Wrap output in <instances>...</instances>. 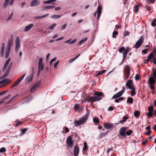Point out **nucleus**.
Returning a JSON list of instances; mask_svg holds the SVG:
<instances>
[{
  "label": "nucleus",
  "mask_w": 156,
  "mask_h": 156,
  "mask_svg": "<svg viewBox=\"0 0 156 156\" xmlns=\"http://www.w3.org/2000/svg\"><path fill=\"white\" fill-rule=\"evenodd\" d=\"M148 79V85L152 90H154L155 88L154 85L156 79V70L154 68L152 69V73Z\"/></svg>",
  "instance_id": "f257e3e1"
},
{
  "label": "nucleus",
  "mask_w": 156,
  "mask_h": 156,
  "mask_svg": "<svg viewBox=\"0 0 156 156\" xmlns=\"http://www.w3.org/2000/svg\"><path fill=\"white\" fill-rule=\"evenodd\" d=\"M94 94L96 96L94 97L88 96L87 97L86 100L87 101L89 102H93L101 99V98L100 97L103 96V93L101 92L97 91L95 92Z\"/></svg>",
  "instance_id": "f03ea898"
},
{
  "label": "nucleus",
  "mask_w": 156,
  "mask_h": 156,
  "mask_svg": "<svg viewBox=\"0 0 156 156\" xmlns=\"http://www.w3.org/2000/svg\"><path fill=\"white\" fill-rule=\"evenodd\" d=\"M12 45V39L10 40H9L8 41L5 51V57L6 58H7L9 57L10 52V47Z\"/></svg>",
  "instance_id": "7ed1b4c3"
},
{
  "label": "nucleus",
  "mask_w": 156,
  "mask_h": 156,
  "mask_svg": "<svg viewBox=\"0 0 156 156\" xmlns=\"http://www.w3.org/2000/svg\"><path fill=\"white\" fill-rule=\"evenodd\" d=\"M88 114L85 115L83 118L80 119L79 121L75 120L74 122L75 126H78L80 125L83 124L86 122L88 118Z\"/></svg>",
  "instance_id": "20e7f679"
},
{
  "label": "nucleus",
  "mask_w": 156,
  "mask_h": 156,
  "mask_svg": "<svg viewBox=\"0 0 156 156\" xmlns=\"http://www.w3.org/2000/svg\"><path fill=\"white\" fill-rule=\"evenodd\" d=\"M124 74L125 76L124 77V80H126L128 78L130 74V69L129 66L126 65L125 66Z\"/></svg>",
  "instance_id": "39448f33"
},
{
  "label": "nucleus",
  "mask_w": 156,
  "mask_h": 156,
  "mask_svg": "<svg viewBox=\"0 0 156 156\" xmlns=\"http://www.w3.org/2000/svg\"><path fill=\"white\" fill-rule=\"evenodd\" d=\"M143 36H141L138 40L136 42L135 45L134 46L133 48H135L136 49L139 48L141 46L142 43H143Z\"/></svg>",
  "instance_id": "423d86ee"
},
{
  "label": "nucleus",
  "mask_w": 156,
  "mask_h": 156,
  "mask_svg": "<svg viewBox=\"0 0 156 156\" xmlns=\"http://www.w3.org/2000/svg\"><path fill=\"white\" fill-rule=\"evenodd\" d=\"M66 142L68 147H72L73 145V140L72 139L71 136H69L67 139Z\"/></svg>",
  "instance_id": "0eeeda50"
},
{
  "label": "nucleus",
  "mask_w": 156,
  "mask_h": 156,
  "mask_svg": "<svg viewBox=\"0 0 156 156\" xmlns=\"http://www.w3.org/2000/svg\"><path fill=\"white\" fill-rule=\"evenodd\" d=\"M125 91L124 87H123L121 91L115 94L112 98V99H116L120 97Z\"/></svg>",
  "instance_id": "6e6552de"
},
{
  "label": "nucleus",
  "mask_w": 156,
  "mask_h": 156,
  "mask_svg": "<svg viewBox=\"0 0 156 156\" xmlns=\"http://www.w3.org/2000/svg\"><path fill=\"white\" fill-rule=\"evenodd\" d=\"M101 7L99 5L98 6L97 8V10L94 13V17H96V14L97 13V19H99L100 17V16L101 14Z\"/></svg>",
  "instance_id": "1a4fd4ad"
},
{
  "label": "nucleus",
  "mask_w": 156,
  "mask_h": 156,
  "mask_svg": "<svg viewBox=\"0 0 156 156\" xmlns=\"http://www.w3.org/2000/svg\"><path fill=\"white\" fill-rule=\"evenodd\" d=\"M133 82L132 80H128L126 84V85L128 87L127 88V89L128 88L130 90L134 89V87H133Z\"/></svg>",
  "instance_id": "9d476101"
},
{
  "label": "nucleus",
  "mask_w": 156,
  "mask_h": 156,
  "mask_svg": "<svg viewBox=\"0 0 156 156\" xmlns=\"http://www.w3.org/2000/svg\"><path fill=\"white\" fill-rule=\"evenodd\" d=\"M15 51L16 52H17L20 47V41L18 37H16V43H15Z\"/></svg>",
  "instance_id": "9b49d317"
},
{
  "label": "nucleus",
  "mask_w": 156,
  "mask_h": 156,
  "mask_svg": "<svg viewBox=\"0 0 156 156\" xmlns=\"http://www.w3.org/2000/svg\"><path fill=\"white\" fill-rule=\"evenodd\" d=\"M11 81L8 79H5L0 81V84L4 83L2 87H4L11 83Z\"/></svg>",
  "instance_id": "f8f14e48"
},
{
  "label": "nucleus",
  "mask_w": 156,
  "mask_h": 156,
  "mask_svg": "<svg viewBox=\"0 0 156 156\" xmlns=\"http://www.w3.org/2000/svg\"><path fill=\"white\" fill-rule=\"evenodd\" d=\"M41 81H39L37 83L35 84L31 88V89L30 90V91L31 92H34L35 90L37 88L39 87L41 84Z\"/></svg>",
  "instance_id": "ddd939ff"
},
{
  "label": "nucleus",
  "mask_w": 156,
  "mask_h": 156,
  "mask_svg": "<svg viewBox=\"0 0 156 156\" xmlns=\"http://www.w3.org/2000/svg\"><path fill=\"white\" fill-rule=\"evenodd\" d=\"M103 126L105 129H111L114 127V125L112 123L108 122L104 123Z\"/></svg>",
  "instance_id": "4468645a"
},
{
  "label": "nucleus",
  "mask_w": 156,
  "mask_h": 156,
  "mask_svg": "<svg viewBox=\"0 0 156 156\" xmlns=\"http://www.w3.org/2000/svg\"><path fill=\"white\" fill-rule=\"evenodd\" d=\"M129 47H128L126 48L125 50H124V52L123 53V59H122V63H123V62L124 61V60L126 59L127 55L129 51Z\"/></svg>",
  "instance_id": "2eb2a0df"
},
{
  "label": "nucleus",
  "mask_w": 156,
  "mask_h": 156,
  "mask_svg": "<svg viewBox=\"0 0 156 156\" xmlns=\"http://www.w3.org/2000/svg\"><path fill=\"white\" fill-rule=\"evenodd\" d=\"M127 127H122L119 130V133L121 135L123 136H126L125 135L126 130Z\"/></svg>",
  "instance_id": "dca6fc26"
},
{
  "label": "nucleus",
  "mask_w": 156,
  "mask_h": 156,
  "mask_svg": "<svg viewBox=\"0 0 156 156\" xmlns=\"http://www.w3.org/2000/svg\"><path fill=\"white\" fill-rule=\"evenodd\" d=\"M79 149L77 145H76L74 147V154L75 156H78L79 154Z\"/></svg>",
  "instance_id": "f3484780"
},
{
  "label": "nucleus",
  "mask_w": 156,
  "mask_h": 156,
  "mask_svg": "<svg viewBox=\"0 0 156 156\" xmlns=\"http://www.w3.org/2000/svg\"><path fill=\"white\" fill-rule=\"evenodd\" d=\"M39 1L37 0H32L30 4L31 6H37L39 5Z\"/></svg>",
  "instance_id": "a211bd4d"
},
{
  "label": "nucleus",
  "mask_w": 156,
  "mask_h": 156,
  "mask_svg": "<svg viewBox=\"0 0 156 156\" xmlns=\"http://www.w3.org/2000/svg\"><path fill=\"white\" fill-rule=\"evenodd\" d=\"M34 26L33 24H30L26 26L24 29V31L27 32L30 29Z\"/></svg>",
  "instance_id": "6ab92c4d"
},
{
  "label": "nucleus",
  "mask_w": 156,
  "mask_h": 156,
  "mask_svg": "<svg viewBox=\"0 0 156 156\" xmlns=\"http://www.w3.org/2000/svg\"><path fill=\"white\" fill-rule=\"evenodd\" d=\"M74 108L75 110L78 112L81 111L83 109L82 107H80L77 104L75 105Z\"/></svg>",
  "instance_id": "aec40b11"
},
{
  "label": "nucleus",
  "mask_w": 156,
  "mask_h": 156,
  "mask_svg": "<svg viewBox=\"0 0 156 156\" xmlns=\"http://www.w3.org/2000/svg\"><path fill=\"white\" fill-rule=\"evenodd\" d=\"M44 65L43 64H38V74H39L40 71H42L44 69Z\"/></svg>",
  "instance_id": "412c9836"
},
{
  "label": "nucleus",
  "mask_w": 156,
  "mask_h": 156,
  "mask_svg": "<svg viewBox=\"0 0 156 156\" xmlns=\"http://www.w3.org/2000/svg\"><path fill=\"white\" fill-rule=\"evenodd\" d=\"M10 59V58H9L6 61L5 63L4 64V67L3 68V69H2L3 71H4L6 69V68L9 63Z\"/></svg>",
  "instance_id": "4be33fe9"
},
{
  "label": "nucleus",
  "mask_w": 156,
  "mask_h": 156,
  "mask_svg": "<svg viewBox=\"0 0 156 156\" xmlns=\"http://www.w3.org/2000/svg\"><path fill=\"white\" fill-rule=\"evenodd\" d=\"M10 59V58H9L6 61L5 63L4 64V67L3 68V69H2L3 71H4L6 69V68L9 63Z\"/></svg>",
  "instance_id": "5701e85b"
},
{
  "label": "nucleus",
  "mask_w": 156,
  "mask_h": 156,
  "mask_svg": "<svg viewBox=\"0 0 156 156\" xmlns=\"http://www.w3.org/2000/svg\"><path fill=\"white\" fill-rule=\"evenodd\" d=\"M33 98L31 96H29L27 98H25L23 99L24 101V103H27L29 102L30 101H31Z\"/></svg>",
  "instance_id": "b1692460"
},
{
  "label": "nucleus",
  "mask_w": 156,
  "mask_h": 156,
  "mask_svg": "<svg viewBox=\"0 0 156 156\" xmlns=\"http://www.w3.org/2000/svg\"><path fill=\"white\" fill-rule=\"evenodd\" d=\"M87 37H85L82 39L79 42L78 44V45L79 46H80L82 44H84V42L87 40Z\"/></svg>",
  "instance_id": "393cba45"
},
{
  "label": "nucleus",
  "mask_w": 156,
  "mask_h": 156,
  "mask_svg": "<svg viewBox=\"0 0 156 156\" xmlns=\"http://www.w3.org/2000/svg\"><path fill=\"white\" fill-rule=\"evenodd\" d=\"M62 15L61 14L60 15H54L51 16V17L53 19H57L61 17Z\"/></svg>",
  "instance_id": "a878e982"
},
{
  "label": "nucleus",
  "mask_w": 156,
  "mask_h": 156,
  "mask_svg": "<svg viewBox=\"0 0 156 156\" xmlns=\"http://www.w3.org/2000/svg\"><path fill=\"white\" fill-rule=\"evenodd\" d=\"M128 119L127 117L125 116L123 117L122 119L119 121V122L121 124H123V123L126 121V119Z\"/></svg>",
  "instance_id": "bb28decb"
},
{
  "label": "nucleus",
  "mask_w": 156,
  "mask_h": 156,
  "mask_svg": "<svg viewBox=\"0 0 156 156\" xmlns=\"http://www.w3.org/2000/svg\"><path fill=\"white\" fill-rule=\"evenodd\" d=\"M55 7V6L54 5H49L44 7L43 9V10H45L46 9H51L54 8Z\"/></svg>",
  "instance_id": "cd10ccee"
},
{
  "label": "nucleus",
  "mask_w": 156,
  "mask_h": 156,
  "mask_svg": "<svg viewBox=\"0 0 156 156\" xmlns=\"http://www.w3.org/2000/svg\"><path fill=\"white\" fill-rule=\"evenodd\" d=\"M139 6V5H136L134 6V8H133V10H134V12L136 13H137V12H138V11L139 10L138 7Z\"/></svg>",
  "instance_id": "c85d7f7f"
},
{
  "label": "nucleus",
  "mask_w": 156,
  "mask_h": 156,
  "mask_svg": "<svg viewBox=\"0 0 156 156\" xmlns=\"http://www.w3.org/2000/svg\"><path fill=\"white\" fill-rule=\"evenodd\" d=\"M56 1V0H49L48 1L43 2V3L45 4H49L51 3L52 2H54Z\"/></svg>",
  "instance_id": "c756f323"
},
{
  "label": "nucleus",
  "mask_w": 156,
  "mask_h": 156,
  "mask_svg": "<svg viewBox=\"0 0 156 156\" xmlns=\"http://www.w3.org/2000/svg\"><path fill=\"white\" fill-rule=\"evenodd\" d=\"M10 0H5L4 3L3 5V6L4 8H5L7 7L8 4H9V2Z\"/></svg>",
  "instance_id": "7c9ffc66"
},
{
  "label": "nucleus",
  "mask_w": 156,
  "mask_h": 156,
  "mask_svg": "<svg viewBox=\"0 0 156 156\" xmlns=\"http://www.w3.org/2000/svg\"><path fill=\"white\" fill-rule=\"evenodd\" d=\"M27 130V129L26 128H22L20 130V131H21V133L20 134V135L24 134L26 133Z\"/></svg>",
  "instance_id": "2f4dec72"
},
{
  "label": "nucleus",
  "mask_w": 156,
  "mask_h": 156,
  "mask_svg": "<svg viewBox=\"0 0 156 156\" xmlns=\"http://www.w3.org/2000/svg\"><path fill=\"white\" fill-rule=\"evenodd\" d=\"M5 48H1L0 50V55L2 57H3L5 51Z\"/></svg>",
  "instance_id": "473e14b6"
},
{
  "label": "nucleus",
  "mask_w": 156,
  "mask_h": 156,
  "mask_svg": "<svg viewBox=\"0 0 156 156\" xmlns=\"http://www.w3.org/2000/svg\"><path fill=\"white\" fill-rule=\"evenodd\" d=\"M134 116L136 117H138L140 115V113L139 111L137 110L134 113Z\"/></svg>",
  "instance_id": "72a5a7b5"
},
{
  "label": "nucleus",
  "mask_w": 156,
  "mask_h": 156,
  "mask_svg": "<svg viewBox=\"0 0 156 156\" xmlns=\"http://www.w3.org/2000/svg\"><path fill=\"white\" fill-rule=\"evenodd\" d=\"M133 100L131 97L128 98L127 99V103L129 102L131 104H132L133 102Z\"/></svg>",
  "instance_id": "f704fd0d"
},
{
  "label": "nucleus",
  "mask_w": 156,
  "mask_h": 156,
  "mask_svg": "<svg viewBox=\"0 0 156 156\" xmlns=\"http://www.w3.org/2000/svg\"><path fill=\"white\" fill-rule=\"evenodd\" d=\"M10 70V69L7 68L4 75L3 76V77H5L8 75L9 74Z\"/></svg>",
  "instance_id": "c9c22d12"
},
{
  "label": "nucleus",
  "mask_w": 156,
  "mask_h": 156,
  "mask_svg": "<svg viewBox=\"0 0 156 156\" xmlns=\"http://www.w3.org/2000/svg\"><path fill=\"white\" fill-rule=\"evenodd\" d=\"M20 82L18 80H17L15 83L13 84L12 86L13 87H14L16 86H17L18 84L20 83Z\"/></svg>",
  "instance_id": "e433bc0d"
},
{
  "label": "nucleus",
  "mask_w": 156,
  "mask_h": 156,
  "mask_svg": "<svg viewBox=\"0 0 156 156\" xmlns=\"http://www.w3.org/2000/svg\"><path fill=\"white\" fill-rule=\"evenodd\" d=\"M87 149V143L86 142L84 141V146L83 148V150L84 151L86 150Z\"/></svg>",
  "instance_id": "4c0bfd02"
},
{
  "label": "nucleus",
  "mask_w": 156,
  "mask_h": 156,
  "mask_svg": "<svg viewBox=\"0 0 156 156\" xmlns=\"http://www.w3.org/2000/svg\"><path fill=\"white\" fill-rule=\"evenodd\" d=\"M133 90L131 91V96L132 97H133L136 94V93L135 91V88L134 87V89H132Z\"/></svg>",
  "instance_id": "58836bf2"
},
{
  "label": "nucleus",
  "mask_w": 156,
  "mask_h": 156,
  "mask_svg": "<svg viewBox=\"0 0 156 156\" xmlns=\"http://www.w3.org/2000/svg\"><path fill=\"white\" fill-rule=\"evenodd\" d=\"M153 57H154V55L152 53H150L148 56L147 57V58L150 60L151 58H153Z\"/></svg>",
  "instance_id": "ea45409f"
},
{
  "label": "nucleus",
  "mask_w": 156,
  "mask_h": 156,
  "mask_svg": "<svg viewBox=\"0 0 156 156\" xmlns=\"http://www.w3.org/2000/svg\"><path fill=\"white\" fill-rule=\"evenodd\" d=\"M133 132L132 130H129L128 131H126V133L127 136H129L131 135V133Z\"/></svg>",
  "instance_id": "a19ab883"
},
{
  "label": "nucleus",
  "mask_w": 156,
  "mask_h": 156,
  "mask_svg": "<svg viewBox=\"0 0 156 156\" xmlns=\"http://www.w3.org/2000/svg\"><path fill=\"white\" fill-rule=\"evenodd\" d=\"M93 122H94L98 123L99 122V119L97 118H94L93 119Z\"/></svg>",
  "instance_id": "79ce46f5"
},
{
  "label": "nucleus",
  "mask_w": 156,
  "mask_h": 156,
  "mask_svg": "<svg viewBox=\"0 0 156 156\" xmlns=\"http://www.w3.org/2000/svg\"><path fill=\"white\" fill-rule=\"evenodd\" d=\"M56 25V24L54 23L52 24L49 27H48V28H49L51 30L53 28H54Z\"/></svg>",
  "instance_id": "37998d69"
},
{
  "label": "nucleus",
  "mask_w": 156,
  "mask_h": 156,
  "mask_svg": "<svg viewBox=\"0 0 156 156\" xmlns=\"http://www.w3.org/2000/svg\"><path fill=\"white\" fill-rule=\"evenodd\" d=\"M156 0H147V3L148 4H150L151 3H154Z\"/></svg>",
  "instance_id": "c03bdc74"
},
{
  "label": "nucleus",
  "mask_w": 156,
  "mask_h": 156,
  "mask_svg": "<svg viewBox=\"0 0 156 156\" xmlns=\"http://www.w3.org/2000/svg\"><path fill=\"white\" fill-rule=\"evenodd\" d=\"M118 34V32L116 31H114L113 33L112 37L113 38H115L116 36Z\"/></svg>",
  "instance_id": "a18cd8bd"
},
{
  "label": "nucleus",
  "mask_w": 156,
  "mask_h": 156,
  "mask_svg": "<svg viewBox=\"0 0 156 156\" xmlns=\"http://www.w3.org/2000/svg\"><path fill=\"white\" fill-rule=\"evenodd\" d=\"M6 151V149L4 147H2L0 149V152L3 153Z\"/></svg>",
  "instance_id": "49530a36"
},
{
  "label": "nucleus",
  "mask_w": 156,
  "mask_h": 156,
  "mask_svg": "<svg viewBox=\"0 0 156 156\" xmlns=\"http://www.w3.org/2000/svg\"><path fill=\"white\" fill-rule=\"evenodd\" d=\"M148 48L143 49L142 51V52L144 54H146L147 53V51L148 50Z\"/></svg>",
  "instance_id": "de8ad7c7"
},
{
  "label": "nucleus",
  "mask_w": 156,
  "mask_h": 156,
  "mask_svg": "<svg viewBox=\"0 0 156 156\" xmlns=\"http://www.w3.org/2000/svg\"><path fill=\"white\" fill-rule=\"evenodd\" d=\"M153 115V112H149L148 111V112L147 113V115L149 116V117H151Z\"/></svg>",
  "instance_id": "09e8293b"
},
{
  "label": "nucleus",
  "mask_w": 156,
  "mask_h": 156,
  "mask_svg": "<svg viewBox=\"0 0 156 156\" xmlns=\"http://www.w3.org/2000/svg\"><path fill=\"white\" fill-rule=\"evenodd\" d=\"M18 94H17L15 96H14V97H13L12 99H11L10 100V101H8V103H7L8 104H9V103H10V102L12 101L13 100L16 98V97L17 96H18Z\"/></svg>",
  "instance_id": "8fccbe9b"
},
{
  "label": "nucleus",
  "mask_w": 156,
  "mask_h": 156,
  "mask_svg": "<svg viewBox=\"0 0 156 156\" xmlns=\"http://www.w3.org/2000/svg\"><path fill=\"white\" fill-rule=\"evenodd\" d=\"M25 76V74H23L20 78H19L18 80L20 82L21 81H22L23 79L24 78V76Z\"/></svg>",
  "instance_id": "3c124183"
},
{
  "label": "nucleus",
  "mask_w": 156,
  "mask_h": 156,
  "mask_svg": "<svg viewBox=\"0 0 156 156\" xmlns=\"http://www.w3.org/2000/svg\"><path fill=\"white\" fill-rule=\"evenodd\" d=\"M124 50H124V48L123 47H121V48H120L119 49V51L120 53H122Z\"/></svg>",
  "instance_id": "603ef678"
},
{
  "label": "nucleus",
  "mask_w": 156,
  "mask_h": 156,
  "mask_svg": "<svg viewBox=\"0 0 156 156\" xmlns=\"http://www.w3.org/2000/svg\"><path fill=\"white\" fill-rule=\"evenodd\" d=\"M43 58H40L39 59V61L38 64H43L42 63Z\"/></svg>",
  "instance_id": "864d4df0"
},
{
  "label": "nucleus",
  "mask_w": 156,
  "mask_h": 156,
  "mask_svg": "<svg viewBox=\"0 0 156 156\" xmlns=\"http://www.w3.org/2000/svg\"><path fill=\"white\" fill-rule=\"evenodd\" d=\"M148 111H151L153 112V107L152 106H151L149 107L148 109Z\"/></svg>",
  "instance_id": "5fc2aeb1"
},
{
  "label": "nucleus",
  "mask_w": 156,
  "mask_h": 156,
  "mask_svg": "<svg viewBox=\"0 0 156 156\" xmlns=\"http://www.w3.org/2000/svg\"><path fill=\"white\" fill-rule=\"evenodd\" d=\"M156 21V20L154 19L152 22V23L151 24V25L153 27H154L156 25V23L155 22Z\"/></svg>",
  "instance_id": "6e6d98bb"
},
{
  "label": "nucleus",
  "mask_w": 156,
  "mask_h": 156,
  "mask_svg": "<svg viewBox=\"0 0 156 156\" xmlns=\"http://www.w3.org/2000/svg\"><path fill=\"white\" fill-rule=\"evenodd\" d=\"M33 79V77L32 76H30L28 79V83H29Z\"/></svg>",
  "instance_id": "4d7b16f0"
},
{
  "label": "nucleus",
  "mask_w": 156,
  "mask_h": 156,
  "mask_svg": "<svg viewBox=\"0 0 156 156\" xmlns=\"http://www.w3.org/2000/svg\"><path fill=\"white\" fill-rule=\"evenodd\" d=\"M135 78L136 80H138L139 79V75L138 74H136L135 76Z\"/></svg>",
  "instance_id": "13d9d810"
},
{
  "label": "nucleus",
  "mask_w": 156,
  "mask_h": 156,
  "mask_svg": "<svg viewBox=\"0 0 156 156\" xmlns=\"http://www.w3.org/2000/svg\"><path fill=\"white\" fill-rule=\"evenodd\" d=\"M76 59L75 58H72L69 60V63H72L74 62Z\"/></svg>",
  "instance_id": "bf43d9fd"
},
{
  "label": "nucleus",
  "mask_w": 156,
  "mask_h": 156,
  "mask_svg": "<svg viewBox=\"0 0 156 156\" xmlns=\"http://www.w3.org/2000/svg\"><path fill=\"white\" fill-rule=\"evenodd\" d=\"M66 25H67V24L66 23H65L64 25H62L61 27V29L62 30H63L64 29H65L66 27Z\"/></svg>",
  "instance_id": "052dcab7"
},
{
  "label": "nucleus",
  "mask_w": 156,
  "mask_h": 156,
  "mask_svg": "<svg viewBox=\"0 0 156 156\" xmlns=\"http://www.w3.org/2000/svg\"><path fill=\"white\" fill-rule=\"evenodd\" d=\"M59 60H58V61L54 65V67L55 68H56L57 67V65L58 64V62H59Z\"/></svg>",
  "instance_id": "680f3d73"
},
{
  "label": "nucleus",
  "mask_w": 156,
  "mask_h": 156,
  "mask_svg": "<svg viewBox=\"0 0 156 156\" xmlns=\"http://www.w3.org/2000/svg\"><path fill=\"white\" fill-rule=\"evenodd\" d=\"M76 39H74L72 41H71L69 43V44H74V43H75L76 42Z\"/></svg>",
  "instance_id": "e2e57ef3"
},
{
  "label": "nucleus",
  "mask_w": 156,
  "mask_h": 156,
  "mask_svg": "<svg viewBox=\"0 0 156 156\" xmlns=\"http://www.w3.org/2000/svg\"><path fill=\"white\" fill-rule=\"evenodd\" d=\"M147 140L146 139L144 141H143L142 144L144 145H146L147 144Z\"/></svg>",
  "instance_id": "0e129e2a"
},
{
  "label": "nucleus",
  "mask_w": 156,
  "mask_h": 156,
  "mask_svg": "<svg viewBox=\"0 0 156 156\" xmlns=\"http://www.w3.org/2000/svg\"><path fill=\"white\" fill-rule=\"evenodd\" d=\"M65 131L66 133H67L69 132V129H68V127H65Z\"/></svg>",
  "instance_id": "69168bd1"
},
{
  "label": "nucleus",
  "mask_w": 156,
  "mask_h": 156,
  "mask_svg": "<svg viewBox=\"0 0 156 156\" xmlns=\"http://www.w3.org/2000/svg\"><path fill=\"white\" fill-rule=\"evenodd\" d=\"M14 1L13 0H11L9 3V5H13Z\"/></svg>",
  "instance_id": "338daca9"
},
{
  "label": "nucleus",
  "mask_w": 156,
  "mask_h": 156,
  "mask_svg": "<svg viewBox=\"0 0 156 156\" xmlns=\"http://www.w3.org/2000/svg\"><path fill=\"white\" fill-rule=\"evenodd\" d=\"M153 62L154 64H156V58H155L154 57H153Z\"/></svg>",
  "instance_id": "774afa93"
}]
</instances>
